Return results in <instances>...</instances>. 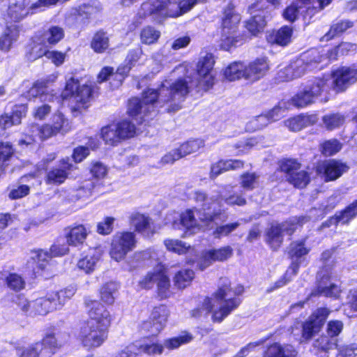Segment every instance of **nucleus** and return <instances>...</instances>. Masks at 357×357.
I'll list each match as a JSON object with an SVG mask.
<instances>
[{
    "label": "nucleus",
    "mask_w": 357,
    "mask_h": 357,
    "mask_svg": "<svg viewBox=\"0 0 357 357\" xmlns=\"http://www.w3.org/2000/svg\"><path fill=\"white\" fill-rule=\"evenodd\" d=\"M142 54L141 49L131 50L126 59V64L119 66L117 69L116 77L120 76V79L126 76L132 67L139 61Z\"/></svg>",
    "instance_id": "c9c22d12"
},
{
    "label": "nucleus",
    "mask_w": 357,
    "mask_h": 357,
    "mask_svg": "<svg viewBox=\"0 0 357 357\" xmlns=\"http://www.w3.org/2000/svg\"><path fill=\"white\" fill-rule=\"evenodd\" d=\"M354 23L349 20H341L333 24L329 31L322 37L321 40L328 41L335 36L344 32L348 29L352 27Z\"/></svg>",
    "instance_id": "c03bdc74"
},
{
    "label": "nucleus",
    "mask_w": 357,
    "mask_h": 357,
    "mask_svg": "<svg viewBox=\"0 0 357 357\" xmlns=\"http://www.w3.org/2000/svg\"><path fill=\"white\" fill-rule=\"evenodd\" d=\"M169 312L167 307L160 305L155 307L151 314L154 332H160L166 325Z\"/></svg>",
    "instance_id": "e433bc0d"
},
{
    "label": "nucleus",
    "mask_w": 357,
    "mask_h": 357,
    "mask_svg": "<svg viewBox=\"0 0 357 357\" xmlns=\"http://www.w3.org/2000/svg\"><path fill=\"white\" fill-rule=\"evenodd\" d=\"M268 70V64L265 59H258L245 65L244 78L251 81H256L263 77Z\"/></svg>",
    "instance_id": "393cba45"
},
{
    "label": "nucleus",
    "mask_w": 357,
    "mask_h": 357,
    "mask_svg": "<svg viewBox=\"0 0 357 357\" xmlns=\"http://www.w3.org/2000/svg\"><path fill=\"white\" fill-rule=\"evenodd\" d=\"M304 218H293L282 224L273 225L266 231V241L273 249L278 248L283 240L284 233L291 234L295 229L296 223H302Z\"/></svg>",
    "instance_id": "9b49d317"
},
{
    "label": "nucleus",
    "mask_w": 357,
    "mask_h": 357,
    "mask_svg": "<svg viewBox=\"0 0 357 357\" xmlns=\"http://www.w3.org/2000/svg\"><path fill=\"white\" fill-rule=\"evenodd\" d=\"M47 45L46 42L42 41V38L40 35L36 36L33 38V45L29 53V59L35 60L43 56H46L49 51L47 50Z\"/></svg>",
    "instance_id": "a18cd8bd"
},
{
    "label": "nucleus",
    "mask_w": 357,
    "mask_h": 357,
    "mask_svg": "<svg viewBox=\"0 0 357 357\" xmlns=\"http://www.w3.org/2000/svg\"><path fill=\"white\" fill-rule=\"evenodd\" d=\"M243 291V286L231 287L227 279H222L216 291L211 297L204 299L202 310H194L192 315L199 317L206 311V313H212L213 321L221 322L240 305L241 301L238 296Z\"/></svg>",
    "instance_id": "7ed1b4c3"
},
{
    "label": "nucleus",
    "mask_w": 357,
    "mask_h": 357,
    "mask_svg": "<svg viewBox=\"0 0 357 357\" xmlns=\"http://www.w3.org/2000/svg\"><path fill=\"white\" fill-rule=\"evenodd\" d=\"M165 223L171 225L174 229H181L183 228L188 231L199 229L200 225L197 220L195 218V210L187 209L181 214L176 212H172L167 215Z\"/></svg>",
    "instance_id": "f8f14e48"
},
{
    "label": "nucleus",
    "mask_w": 357,
    "mask_h": 357,
    "mask_svg": "<svg viewBox=\"0 0 357 357\" xmlns=\"http://www.w3.org/2000/svg\"><path fill=\"white\" fill-rule=\"evenodd\" d=\"M309 252V249L305 247L302 242H294L291 244L289 254L291 259L297 261L300 258L306 255Z\"/></svg>",
    "instance_id": "4d7b16f0"
},
{
    "label": "nucleus",
    "mask_w": 357,
    "mask_h": 357,
    "mask_svg": "<svg viewBox=\"0 0 357 357\" xmlns=\"http://www.w3.org/2000/svg\"><path fill=\"white\" fill-rule=\"evenodd\" d=\"M73 165L69 162V158H66L60 161L59 168H53L47 175L46 182L49 184L59 185L63 183L68 176V171Z\"/></svg>",
    "instance_id": "b1692460"
},
{
    "label": "nucleus",
    "mask_w": 357,
    "mask_h": 357,
    "mask_svg": "<svg viewBox=\"0 0 357 357\" xmlns=\"http://www.w3.org/2000/svg\"><path fill=\"white\" fill-rule=\"evenodd\" d=\"M357 215V201L330 220L332 224H345Z\"/></svg>",
    "instance_id": "37998d69"
},
{
    "label": "nucleus",
    "mask_w": 357,
    "mask_h": 357,
    "mask_svg": "<svg viewBox=\"0 0 357 357\" xmlns=\"http://www.w3.org/2000/svg\"><path fill=\"white\" fill-rule=\"evenodd\" d=\"M69 245L57 241L50 248V253L43 250H34L31 253V259L27 263L28 268L34 276L39 275L47 266L49 259L52 257H59L67 254Z\"/></svg>",
    "instance_id": "0eeeda50"
},
{
    "label": "nucleus",
    "mask_w": 357,
    "mask_h": 357,
    "mask_svg": "<svg viewBox=\"0 0 357 357\" xmlns=\"http://www.w3.org/2000/svg\"><path fill=\"white\" fill-rule=\"evenodd\" d=\"M196 3V0H149L142 3L138 14L143 17L152 15L155 20L160 22L167 17L182 15Z\"/></svg>",
    "instance_id": "20e7f679"
},
{
    "label": "nucleus",
    "mask_w": 357,
    "mask_h": 357,
    "mask_svg": "<svg viewBox=\"0 0 357 357\" xmlns=\"http://www.w3.org/2000/svg\"><path fill=\"white\" fill-rule=\"evenodd\" d=\"M194 278V272L190 269H184L178 271L174 278V284L179 289L187 287Z\"/></svg>",
    "instance_id": "49530a36"
},
{
    "label": "nucleus",
    "mask_w": 357,
    "mask_h": 357,
    "mask_svg": "<svg viewBox=\"0 0 357 357\" xmlns=\"http://www.w3.org/2000/svg\"><path fill=\"white\" fill-rule=\"evenodd\" d=\"M288 179L294 186L302 188L308 183L310 177L305 171H300L292 173Z\"/></svg>",
    "instance_id": "0e129e2a"
},
{
    "label": "nucleus",
    "mask_w": 357,
    "mask_h": 357,
    "mask_svg": "<svg viewBox=\"0 0 357 357\" xmlns=\"http://www.w3.org/2000/svg\"><path fill=\"white\" fill-rule=\"evenodd\" d=\"M347 169L345 164L334 160L322 162L317 167V173L323 174L326 181L337 179Z\"/></svg>",
    "instance_id": "aec40b11"
},
{
    "label": "nucleus",
    "mask_w": 357,
    "mask_h": 357,
    "mask_svg": "<svg viewBox=\"0 0 357 357\" xmlns=\"http://www.w3.org/2000/svg\"><path fill=\"white\" fill-rule=\"evenodd\" d=\"M19 37V30L15 25L8 26L0 37V50L8 52L12 45L17 41Z\"/></svg>",
    "instance_id": "72a5a7b5"
},
{
    "label": "nucleus",
    "mask_w": 357,
    "mask_h": 357,
    "mask_svg": "<svg viewBox=\"0 0 357 357\" xmlns=\"http://www.w3.org/2000/svg\"><path fill=\"white\" fill-rule=\"evenodd\" d=\"M19 305L24 312L32 316L45 315L54 310L47 295L31 302L20 298Z\"/></svg>",
    "instance_id": "6ab92c4d"
},
{
    "label": "nucleus",
    "mask_w": 357,
    "mask_h": 357,
    "mask_svg": "<svg viewBox=\"0 0 357 357\" xmlns=\"http://www.w3.org/2000/svg\"><path fill=\"white\" fill-rule=\"evenodd\" d=\"M323 121L327 129L333 130L343 124L344 118L339 114H331L325 116L323 118Z\"/></svg>",
    "instance_id": "69168bd1"
},
{
    "label": "nucleus",
    "mask_w": 357,
    "mask_h": 357,
    "mask_svg": "<svg viewBox=\"0 0 357 357\" xmlns=\"http://www.w3.org/2000/svg\"><path fill=\"white\" fill-rule=\"evenodd\" d=\"M311 123L310 117L298 115L284 121V125L291 131H299Z\"/></svg>",
    "instance_id": "3c124183"
},
{
    "label": "nucleus",
    "mask_w": 357,
    "mask_h": 357,
    "mask_svg": "<svg viewBox=\"0 0 357 357\" xmlns=\"http://www.w3.org/2000/svg\"><path fill=\"white\" fill-rule=\"evenodd\" d=\"M321 280L319 282V289L321 294L326 296L337 297L340 293L339 287L331 282V273H324V271L320 272Z\"/></svg>",
    "instance_id": "7c9ffc66"
},
{
    "label": "nucleus",
    "mask_w": 357,
    "mask_h": 357,
    "mask_svg": "<svg viewBox=\"0 0 357 357\" xmlns=\"http://www.w3.org/2000/svg\"><path fill=\"white\" fill-rule=\"evenodd\" d=\"M243 165V162L238 160H220L212 165L210 176L215 178L224 172L238 169Z\"/></svg>",
    "instance_id": "c756f323"
},
{
    "label": "nucleus",
    "mask_w": 357,
    "mask_h": 357,
    "mask_svg": "<svg viewBox=\"0 0 357 357\" xmlns=\"http://www.w3.org/2000/svg\"><path fill=\"white\" fill-rule=\"evenodd\" d=\"M293 30L291 26H284L278 29L274 34L270 36L269 41L278 45L285 46L291 42Z\"/></svg>",
    "instance_id": "ea45409f"
},
{
    "label": "nucleus",
    "mask_w": 357,
    "mask_h": 357,
    "mask_svg": "<svg viewBox=\"0 0 357 357\" xmlns=\"http://www.w3.org/2000/svg\"><path fill=\"white\" fill-rule=\"evenodd\" d=\"M193 339L192 335L187 332H183L177 337H174L165 340L164 347L172 350L178 348L181 345L188 344Z\"/></svg>",
    "instance_id": "8fccbe9b"
},
{
    "label": "nucleus",
    "mask_w": 357,
    "mask_h": 357,
    "mask_svg": "<svg viewBox=\"0 0 357 357\" xmlns=\"http://www.w3.org/2000/svg\"><path fill=\"white\" fill-rule=\"evenodd\" d=\"M305 8L309 15H313L315 13L307 10V9L298 0H296V5L294 3L286 8L283 13L284 17L289 21H294L297 16L299 10Z\"/></svg>",
    "instance_id": "680f3d73"
},
{
    "label": "nucleus",
    "mask_w": 357,
    "mask_h": 357,
    "mask_svg": "<svg viewBox=\"0 0 357 357\" xmlns=\"http://www.w3.org/2000/svg\"><path fill=\"white\" fill-rule=\"evenodd\" d=\"M115 218L113 217H105L97 225V232L102 235H108L113 230V225Z\"/></svg>",
    "instance_id": "338daca9"
},
{
    "label": "nucleus",
    "mask_w": 357,
    "mask_h": 357,
    "mask_svg": "<svg viewBox=\"0 0 357 357\" xmlns=\"http://www.w3.org/2000/svg\"><path fill=\"white\" fill-rule=\"evenodd\" d=\"M332 88L336 92L344 91L350 85L357 82V68L342 66L333 72Z\"/></svg>",
    "instance_id": "ddd939ff"
},
{
    "label": "nucleus",
    "mask_w": 357,
    "mask_h": 357,
    "mask_svg": "<svg viewBox=\"0 0 357 357\" xmlns=\"http://www.w3.org/2000/svg\"><path fill=\"white\" fill-rule=\"evenodd\" d=\"M335 345L333 340L327 336H321L313 343V347L319 350L326 351Z\"/></svg>",
    "instance_id": "774afa93"
},
{
    "label": "nucleus",
    "mask_w": 357,
    "mask_h": 357,
    "mask_svg": "<svg viewBox=\"0 0 357 357\" xmlns=\"http://www.w3.org/2000/svg\"><path fill=\"white\" fill-rule=\"evenodd\" d=\"M329 84L327 80L316 78L307 82L291 99V104L296 107H304L313 103L323 92L327 91Z\"/></svg>",
    "instance_id": "6e6552de"
},
{
    "label": "nucleus",
    "mask_w": 357,
    "mask_h": 357,
    "mask_svg": "<svg viewBox=\"0 0 357 357\" xmlns=\"http://www.w3.org/2000/svg\"><path fill=\"white\" fill-rule=\"evenodd\" d=\"M116 126L121 141L133 137L136 134L135 125L126 119L116 123Z\"/></svg>",
    "instance_id": "603ef678"
},
{
    "label": "nucleus",
    "mask_w": 357,
    "mask_h": 357,
    "mask_svg": "<svg viewBox=\"0 0 357 357\" xmlns=\"http://www.w3.org/2000/svg\"><path fill=\"white\" fill-rule=\"evenodd\" d=\"M57 79V74L52 73L45 78L36 81L32 87L28 91V96L39 97L42 101H50L52 100L54 93L50 89V84L54 82Z\"/></svg>",
    "instance_id": "f3484780"
},
{
    "label": "nucleus",
    "mask_w": 357,
    "mask_h": 357,
    "mask_svg": "<svg viewBox=\"0 0 357 357\" xmlns=\"http://www.w3.org/2000/svg\"><path fill=\"white\" fill-rule=\"evenodd\" d=\"M137 345L138 352H144L149 355L161 354L164 346L153 339L144 338L142 340L135 342Z\"/></svg>",
    "instance_id": "4c0bfd02"
},
{
    "label": "nucleus",
    "mask_w": 357,
    "mask_h": 357,
    "mask_svg": "<svg viewBox=\"0 0 357 357\" xmlns=\"http://www.w3.org/2000/svg\"><path fill=\"white\" fill-rule=\"evenodd\" d=\"M36 343L41 344L42 351L47 352L48 357L52 356L58 346L56 337L52 334L47 335L41 341L37 342Z\"/></svg>",
    "instance_id": "052dcab7"
},
{
    "label": "nucleus",
    "mask_w": 357,
    "mask_h": 357,
    "mask_svg": "<svg viewBox=\"0 0 357 357\" xmlns=\"http://www.w3.org/2000/svg\"><path fill=\"white\" fill-rule=\"evenodd\" d=\"M51 123L40 126L38 124H31L26 130L24 138L19 141L20 145H28L35 142L36 138L44 140L56 135L64 134L70 130V122L60 112H56L51 117Z\"/></svg>",
    "instance_id": "39448f33"
},
{
    "label": "nucleus",
    "mask_w": 357,
    "mask_h": 357,
    "mask_svg": "<svg viewBox=\"0 0 357 357\" xmlns=\"http://www.w3.org/2000/svg\"><path fill=\"white\" fill-rule=\"evenodd\" d=\"M269 9V6L264 7V0L256 3L250 8L252 17L247 22L246 28L252 35H257L263 31L266 26L265 10Z\"/></svg>",
    "instance_id": "dca6fc26"
},
{
    "label": "nucleus",
    "mask_w": 357,
    "mask_h": 357,
    "mask_svg": "<svg viewBox=\"0 0 357 357\" xmlns=\"http://www.w3.org/2000/svg\"><path fill=\"white\" fill-rule=\"evenodd\" d=\"M233 255V249L227 245L216 249L205 250L197 262V266L202 271L211 266L215 261H224Z\"/></svg>",
    "instance_id": "2eb2a0df"
},
{
    "label": "nucleus",
    "mask_w": 357,
    "mask_h": 357,
    "mask_svg": "<svg viewBox=\"0 0 357 357\" xmlns=\"http://www.w3.org/2000/svg\"><path fill=\"white\" fill-rule=\"evenodd\" d=\"M241 17L240 15L235 10L231 5H229L224 10L221 26L223 33H229L234 31L237 28Z\"/></svg>",
    "instance_id": "a878e982"
},
{
    "label": "nucleus",
    "mask_w": 357,
    "mask_h": 357,
    "mask_svg": "<svg viewBox=\"0 0 357 357\" xmlns=\"http://www.w3.org/2000/svg\"><path fill=\"white\" fill-rule=\"evenodd\" d=\"M156 283L158 292L161 297L167 298L170 296V282L167 276L166 268L160 264L155 266Z\"/></svg>",
    "instance_id": "c85d7f7f"
},
{
    "label": "nucleus",
    "mask_w": 357,
    "mask_h": 357,
    "mask_svg": "<svg viewBox=\"0 0 357 357\" xmlns=\"http://www.w3.org/2000/svg\"><path fill=\"white\" fill-rule=\"evenodd\" d=\"M164 243L168 250L178 255L184 254L192 250L190 245H187L185 243L178 240L167 239L164 241Z\"/></svg>",
    "instance_id": "5fc2aeb1"
},
{
    "label": "nucleus",
    "mask_w": 357,
    "mask_h": 357,
    "mask_svg": "<svg viewBox=\"0 0 357 357\" xmlns=\"http://www.w3.org/2000/svg\"><path fill=\"white\" fill-rule=\"evenodd\" d=\"M341 149V143L335 139L325 141L321 144V151L324 155L326 156L335 154Z\"/></svg>",
    "instance_id": "bf43d9fd"
},
{
    "label": "nucleus",
    "mask_w": 357,
    "mask_h": 357,
    "mask_svg": "<svg viewBox=\"0 0 357 357\" xmlns=\"http://www.w3.org/2000/svg\"><path fill=\"white\" fill-rule=\"evenodd\" d=\"M204 141L201 139H195L188 140L178 148L181 157L183 158L188 155L194 153L199 151L204 146Z\"/></svg>",
    "instance_id": "09e8293b"
},
{
    "label": "nucleus",
    "mask_w": 357,
    "mask_h": 357,
    "mask_svg": "<svg viewBox=\"0 0 357 357\" xmlns=\"http://www.w3.org/2000/svg\"><path fill=\"white\" fill-rule=\"evenodd\" d=\"M31 0H23L12 3L8 7V15L13 20H20L31 12Z\"/></svg>",
    "instance_id": "473e14b6"
},
{
    "label": "nucleus",
    "mask_w": 357,
    "mask_h": 357,
    "mask_svg": "<svg viewBox=\"0 0 357 357\" xmlns=\"http://www.w3.org/2000/svg\"><path fill=\"white\" fill-rule=\"evenodd\" d=\"M356 44L345 42L342 43L331 51L324 49L321 51L318 50L320 52V55H322L321 59L324 60L321 62V63H323L321 66L323 67L324 65H326L331 60L336 59L338 55H343L356 51Z\"/></svg>",
    "instance_id": "bb28decb"
},
{
    "label": "nucleus",
    "mask_w": 357,
    "mask_h": 357,
    "mask_svg": "<svg viewBox=\"0 0 357 357\" xmlns=\"http://www.w3.org/2000/svg\"><path fill=\"white\" fill-rule=\"evenodd\" d=\"M101 136L105 143L110 145H116L121 142L116 123H112L102 128Z\"/></svg>",
    "instance_id": "de8ad7c7"
},
{
    "label": "nucleus",
    "mask_w": 357,
    "mask_h": 357,
    "mask_svg": "<svg viewBox=\"0 0 357 357\" xmlns=\"http://www.w3.org/2000/svg\"><path fill=\"white\" fill-rule=\"evenodd\" d=\"M160 31L151 26H146L142 30L140 38L143 43L151 45L155 43L160 38Z\"/></svg>",
    "instance_id": "6e6d98bb"
},
{
    "label": "nucleus",
    "mask_w": 357,
    "mask_h": 357,
    "mask_svg": "<svg viewBox=\"0 0 357 357\" xmlns=\"http://www.w3.org/2000/svg\"><path fill=\"white\" fill-rule=\"evenodd\" d=\"M135 234L132 231H120L112 238L110 256L116 261L123 260L126 255L136 246Z\"/></svg>",
    "instance_id": "9d476101"
},
{
    "label": "nucleus",
    "mask_w": 357,
    "mask_h": 357,
    "mask_svg": "<svg viewBox=\"0 0 357 357\" xmlns=\"http://www.w3.org/2000/svg\"><path fill=\"white\" fill-rule=\"evenodd\" d=\"M92 89L90 86H80L79 82L73 78L66 82L65 89L61 93L63 99H70L72 103H75L73 109L79 110L86 108L91 100Z\"/></svg>",
    "instance_id": "1a4fd4ad"
},
{
    "label": "nucleus",
    "mask_w": 357,
    "mask_h": 357,
    "mask_svg": "<svg viewBox=\"0 0 357 357\" xmlns=\"http://www.w3.org/2000/svg\"><path fill=\"white\" fill-rule=\"evenodd\" d=\"M89 232V227L84 225H73L66 229V241L71 246L82 245L86 241Z\"/></svg>",
    "instance_id": "4be33fe9"
},
{
    "label": "nucleus",
    "mask_w": 357,
    "mask_h": 357,
    "mask_svg": "<svg viewBox=\"0 0 357 357\" xmlns=\"http://www.w3.org/2000/svg\"><path fill=\"white\" fill-rule=\"evenodd\" d=\"M102 252L99 246L89 248L82 253L77 263V268L86 274H91L95 271Z\"/></svg>",
    "instance_id": "a211bd4d"
},
{
    "label": "nucleus",
    "mask_w": 357,
    "mask_h": 357,
    "mask_svg": "<svg viewBox=\"0 0 357 357\" xmlns=\"http://www.w3.org/2000/svg\"><path fill=\"white\" fill-rule=\"evenodd\" d=\"M240 184L245 190H252L259 185V178L254 173H246L241 176Z\"/></svg>",
    "instance_id": "e2e57ef3"
},
{
    "label": "nucleus",
    "mask_w": 357,
    "mask_h": 357,
    "mask_svg": "<svg viewBox=\"0 0 357 357\" xmlns=\"http://www.w3.org/2000/svg\"><path fill=\"white\" fill-rule=\"evenodd\" d=\"M130 225L135 230L146 236L153 235L155 231V227L151 219L142 213L135 212L130 216Z\"/></svg>",
    "instance_id": "412c9836"
},
{
    "label": "nucleus",
    "mask_w": 357,
    "mask_h": 357,
    "mask_svg": "<svg viewBox=\"0 0 357 357\" xmlns=\"http://www.w3.org/2000/svg\"><path fill=\"white\" fill-rule=\"evenodd\" d=\"M17 355L18 357H48V353L42 351L41 344L36 342L17 349Z\"/></svg>",
    "instance_id": "58836bf2"
},
{
    "label": "nucleus",
    "mask_w": 357,
    "mask_h": 357,
    "mask_svg": "<svg viewBox=\"0 0 357 357\" xmlns=\"http://www.w3.org/2000/svg\"><path fill=\"white\" fill-rule=\"evenodd\" d=\"M245 64L242 62H233L224 70V77L229 81H234L244 77Z\"/></svg>",
    "instance_id": "a19ab883"
},
{
    "label": "nucleus",
    "mask_w": 357,
    "mask_h": 357,
    "mask_svg": "<svg viewBox=\"0 0 357 357\" xmlns=\"http://www.w3.org/2000/svg\"><path fill=\"white\" fill-rule=\"evenodd\" d=\"M330 311L326 308H319L314 311L303 325L302 338L310 340L321 329Z\"/></svg>",
    "instance_id": "4468645a"
},
{
    "label": "nucleus",
    "mask_w": 357,
    "mask_h": 357,
    "mask_svg": "<svg viewBox=\"0 0 357 357\" xmlns=\"http://www.w3.org/2000/svg\"><path fill=\"white\" fill-rule=\"evenodd\" d=\"M40 36L42 41L46 42L48 45H55L63 38L64 31L61 27L53 26L40 34Z\"/></svg>",
    "instance_id": "79ce46f5"
},
{
    "label": "nucleus",
    "mask_w": 357,
    "mask_h": 357,
    "mask_svg": "<svg viewBox=\"0 0 357 357\" xmlns=\"http://www.w3.org/2000/svg\"><path fill=\"white\" fill-rule=\"evenodd\" d=\"M307 10L318 13L328 6L333 0H298Z\"/></svg>",
    "instance_id": "13d9d810"
},
{
    "label": "nucleus",
    "mask_w": 357,
    "mask_h": 357,
    "mask_svg": "<svg viewBox=\"0 0 357 357\" xmlns=\"http://www.w3.org/2000/svg\"><path fill=\"white\" fill-rule=\"evenodd\" d=\"M213 55L206 53L202 56L197 64L195 82L190 77L178 79L171 82L165 80L158 90L148 89L143 93L142 100L131 98L128 105V114L137 123L148 121L156 114V108L162 107L164 103H170L168 112H175L181 108V103L195 87L197 91L209 90L214 84L215 74Z\"/></svg>",
    "instance_id": "f257e3e1"
},
{
    "label": "nucleus",
    "mask_w": 357,
    "mask_h": 357,
    "mask_svg": "<svg viewBox=\"0 0 357 357\" xmlns=\"http://www.w3.org/2000/svg\"><path fill=\"white\" fill-rule=\"evenodd\" d=\"M26 112L27 107L26 105H15L11 115L6 114L0 116V126L6 129L12 126L20 124L21 123V119L25 116Z\"/></svg>",
    "instance_id": "cd10ccee"
},
{
    "label": "nucleus",
    "mask_w": 357,
    "mask_h": 357,
    "mask_svg": "<svg viewBox=\"0 0 357 357\" xmlns=\"http://www.w3.org/2000/svg\"><path fill=\"white\" fill-rule=\"evenodd\" d=\"M322 55L318 50H311L303 53L298 59L292 61L289 66L282 69L278 73L279 79L281 81H289L302 76L306 71L317 68L324 60Z\"/></svg>",
    "instance_id": "423d86ee"
},
{
    "label": "nucleus",
    "mask_w": 357,
    "mask_h": 357,
    "mask_svg": "<svg viewBox=\"0 0 357 357\" xmlns=\"http://www.w3.org/2000/svg\"><path fill=\"white\" fill-rule=\"evenodd\" d=\"M119 284L115 282L104 284L100 289V297L107 305H112L118 296Z\"/></svg>",
    "instance_id": "f704fd0d"
},
{
    "label": "nucleus",
    "mask_w": 357,
    "mask_h": 357,
    "mask_svg": "<svg viewBox=\"0 0 357 357\" xmlns=\"http://www.w3.org/2000/svg\"><path fill=\"white\" fill-rule=\"evenodd\" d=\"M91 47L97 53H102L106 50L109 47V38L106 33L102 31L97 32L92 38Z\"/></svg>",
    "instance_id": "864d4df0"
},
{
    "label": "nucleus",
    "mask_w": 357,
    "mask_h": 357,
    "mask_svg": "<svg viewBox=\"0 0 357 357\" xmlns=\"http://www.w3.org/2000/svg\"><path fill=\"white\" fill-rule=\"evenodd\" d=\"M194 199L197 203L202 204V209L204 211V214H200L199 219L201 222L207 223L208 221L212 220V211L211 209L215 210L219 208V202L212 201V197H207L202 192L197 191L194 193Z\"/></svg>",
    "instance_id": "5701e85b"
},
{
    "label": "nucleus",
    "mask_w": 357,
    "mask_h": 357,
    "mask_svg": "<svg viewBox=\"0 0 357 357\" xmlns=\"http://www.w3.org/2000/svg\"><path fill=\"white\" fill-rule=\"evenodd\" d=\"M297 351L289 344L282 346L275 343L268 347L264 357H296Z\"/></svg>",
    "instance_id": "2f4dec72"
},
{
    "label": "nucleus",
    "mask_w": 357,
    "mask_h": 357,
    "mask_svg": "<svg viewBox=\"0 0 357 357\" xmlns=\"http://www.w3.org/2000/svg\"><path fill=\"white\" fill-rule=\"evenodd\" d=\"M88 319L80 327L77 338L83 347L88 349L100 347L107 339L111 324L109 310L97 301L86 298Z\"/></svg>",
    "instance_id": "f03ea898"
}]
</instances>
